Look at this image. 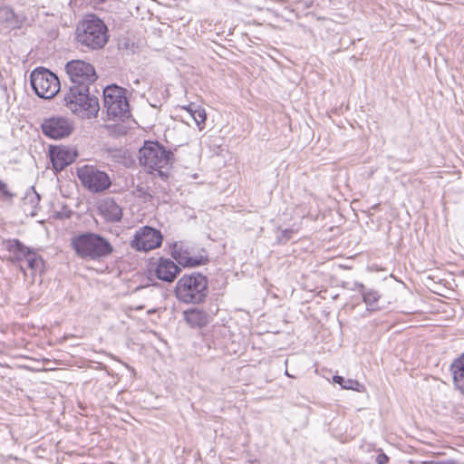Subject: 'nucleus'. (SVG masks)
<instances>
[{"label": "nucleus", "mask_w": 464, "mask_h": 464, "mask_svg": "<svg viewBox=\"0 0 464 464\" xmlns=\"http://www.w3.org/2000/svg\"><path fill=\"white\" fill-rule=\"evenodd\" d=\"M77 42L91 50L102 48L108 42V29L102 20L94 14H87L75 30Z\"/></svg>", "instance_id": "f257e3e1"}, {"label": "nucleus", "mask_w": 464, "mask_h": 464, "mask_svg": "<svg viewBox=\"0 0 464 464\" xmlns=\"http://www.w3.org/2000/svg\"><path fill=\"white\" fill-rule=\"evenodd\" d=\"M183 109L194 120L199 130H202L204 128V123L207 119L205 110L202 109L200 106L196 105L195 103H190L188 107H183Z\"/></svg>", "instance_id": "aec40b11"}, {"label": "nucleus", "mask_w": 464, "mask_h": 464, "mask_svg": "<svg viewBox=\"0 0 464 464\" xmlns=\"http://www.w3.org/2000/svg\"><path fill=\"white\" fill-rule=\"evenodd\" d=\"M76 157V151L68 147L56 146L50 149V159L55 171L63 170L66 166L72 163Z\"/></svg>", "instance_id": "ddd939ff"}, {"label": "nucleus", "mask_w": 464, "mask_h": 464, "mask_svg": "<svg viewBox=\"0 0 464 464\" xmlns=\"http://www.w3.org/2000/svg\"><path fill=\"white\" fill-rule=\"evenodd\" d=\"M285 375H286V376H288V377H292V376L289 374V372H288V371H287V370H285Z\"/></svg>", "instance_id": "7c9ffc66"}, {"label": "nucleus", "mask_w": 464, "mask_h": 464, "mask_svg": "<svg viewBox=\"0 0 464 464\" xmlns=\"http://www.w3.org/2000/svg\"><path fill=\"white\" fill-rule=\"evenodd\" d=\"M77 173L82 185L92 192H102L111 187L109 175L93 166L85 165L78 169Z\"/></svg>", "instance_id": "6e6552de"}, {"label": "nucleus", "mask_w": 464, "mask_h": 464, "mask_svg": "<svg viewBox=\"0 0 464 464\" xmlns=\"http://www.w3.org/2000/svg\"><path fill=\"white\" fill-rule=\"evenodd\" d=\"M423 464H457L456 461L452 460V459H448V460H440V461H426L424 462Z\"/></svg>", "instance_id": "cd10ccee"}, {"label": "nucleus", "mask_w": 464, "mask_h": 464, "mask_svg": "<svg viewBox=\"0 0 464 464\" xmlns=\"http://www.w3.org/2000/svg\"><path fill=\"white\" fill-rule=\"evenodd\" d=\"M98 210L100 215L107 222H118L122 218L121 208L111 198H105L99 203Z\"/></svg>", "instance_id": "4468645a"}, {"label": "nucleus", "mask_w": 464, "mask_h": 464, "mask_svg": "<svg viewBox=\"0 0 464 464\" xmlns=\"http://www.w3.org/2000/svg\"><path fill=\"white\" fill-rule=\"evenodd\" d=\"M6 249L10 253V260L13 264H17L21 270H24V261L25 256L32 251L23 245L19 240L14 239L7 242Z\"/></svg>", "instance_id": "dca6fc26"}, {"label": "nucleus", "mask_w": 464, "mask_h": 464, "mask_svg": "<svg viewBox=\"0 0 464 464\" xmlns=\"http://www.w3.org/2000/svg\"><path fill=\"white\" fill-rule=\"evenodd\" d=\"M389 461V457L384 453H380L376 457V463L377 464H386Z\"/></svg>", "instance_id": "bb28decb"}, {"label": "nucleus", "mask_w": 464, "mask_h": 464, "mask_svg": "<svg viewBox=\"0 0 464 464\" xmlns=\"http://www.w3.org/2000/svg\"><path fill=\"white\" fill-rule=\"evenodd\" d=\"M176 297L184 304H200L205 302L206 292H174Z\"/></svg>", "instance_id": "412c9836"}, {"label": "nucleus", "mask_w": 464, "mask_h": 464, "mask_svg": "<svg viewBox=\"0 0 464 464\" xmlns=\"http://www.w3.org/2000/svg\"><path fill=\"white\" fill-rule=\"evenodd\" d=\"M433 293H434V294H438V295H440L439 292H437V291H434Z\"/></svg>", "instance_id": "473e14b6"}, {"label": "nucleus", "mask_w": 464, "mask_h": 464, "mask_svg": "<svg viewBox=\"0 0 464 464\" xmlns=\"http://www.w3.org/2000/svg\"><path fill=\"white\" fill-rule=\"evenodd\" d=\"M217 305L209 308L208 313L198 308H188L183 312V319L193 329H202L207 326L212 317L217 314Z\"/></svg>", "instance_id": "f8f14e48"}, {"label": "nucleus", "mask_w": 464, "mask_h": 464, "mask_svg": "<svg viewBox=\"0 0 464 464\" xmlns=\"http://www.w3.org/2000/svg\"><path fill=\"white\" fill-rule=\"evenodd\" d=\"M454 361H459L464 363V353L459 358L455 359Z\"/></svg>", "instance_id": "c756f323"}, {"label": "nucleus", "mask_w": 464, "mask_h": 464, "mask_svg": "<svg viewBox=\"0 0 464 464\" xmlns=\"http://www.w3.org/2000/svg\"><path fill=\"white\" fill-rule=\"evenodd\" d=\"M161 233L150 227H143L136 231L131 246L140 251H150L160 246Z\"/></svg>", "instance_id": "9d476101"}, {"label": "nucleus", "mask_w": 464, "mask_h": 464, "mask_svg": "<svg viewBox=\"0 0 464 464\" xmlns=\"http://www.w3.org/2000/svg\"><path fill=\"white\" fill-rule=\"evenodd\" d=\"M171 256L183 266H198L208 262L206 254L192 256L190 248L183 242H175L171 246Z\"/></svg>", "instance_id": "9b49d317"}, {"label": "nucleus", "mask_w": 464, "mask_h": 464, "mask_svg": "<svg viewBox=\"0 0 464 464\" xmlns=\"http://www.w3.org/2000/svg\"><path fill=\"white\" fill-rule=\"evenodd\" d=\"M141 288H142V287H140V286H137V287L135 288V290H140Z\"/></svg>", "instance_id": "2f4dec72"}, {"label": "nucleus", "mask_w": 464, "mask_h": 464, "mask_svg": "<svg viewBox=\"0 0 464 464\" xmlns=\"http://www.w3.org/2000/svg\"><path fill=\"white\" fill-rule=\"evenodd\" d=\"M43 133L54 140L63 139L71 135L74 130V123L65 116H53L44 119L42 122Z\"/></svg>", "instance_id": "1a4fd4ad"}, {"label": "nucleus", "mask_w": 464, "mask_h": 464, "mask_svg": "<svg viewBox=\"0 0 464 464\" xmlns=\"http://www.w3.org/2000/svg\"><path fill=\"white\" fill-rule=\"evenodd\" d=\"M103 102L110 119L123 120L130 116L125 89L115 84L107 86L103 90Z\"/></svg>", "instance_id": "39448f33"}, {"label": "nucleus", "mask_w": 464, "mask_h": 464, "mask_svg": "<svg viewBox=\"0 0 464 464\" xmlns=\"http://www.w3.org/2000/svg\"><path fill=\"white\" fill-rule=\"evenodd\" d=\"M208 281L201 274L183 276L178 282L175 290H207Z\"/></svg>", "instance_id": "2eb2a0df"}, {"label": "nucleus", "mask_w": 464, "mask_h": 464, "mask_svg": "<svg viewBox=\"0 0 464 464\" xmlns=\"http://www.w3.org/2000/svg\"><path fill=\"white\" fill-rule=\"evenodd\" d=\"M362 295L368 310L376 311L386 308V301L382 298L379 292H362Z\"/></svg>", "instance_id": "a211bd4d"}, {"label": "nucleus", "mask_w": 464, "mask_h": 464, "mask_svg": "<svg viewBox=\"0 0 464 464\" xmlns=\"http://www.w3.org/2000/svg\"><path fill=\"white\" fill-rule=\"evenodd\" d=\"M40 202V196L34 190H32L26 194L24 198V210L27 211V206L31 207L30 214L34 216L35 214L34 210L38 207Z\"/></svg>", "instance_id": "b1692460"}, {"label": "nucleus", "mask_w": 464, "mask_h": 464, "mask_svg": "<svg viewBox=\"0 0 464 464\" xmlns=\"http://www.w3.org/2000/svg\"><path fill=\"white\" fill-rule=\"evenodd\" d=\"M24 270L29 269L31 273H41L44 266L43 258L34 251H31L24 261Z\"/></svg>", "instance_id": "6ab92c4d"}, {"label": "nucleus", "mask_w": 464, "mask_h": 464, "mask_svg": "<svg viewBox=\"0 0 464 464\" xmlns=\"http://www.w3.org/2000/svg\"><path fill=\"white\" fill-rule=\"evenodd\" d=\"M0 191L5 199H12L14 197V194L8 190L6 184L2 180H0Z\"/></svg>", "instance_id": "a878e982"}, {"label": "nucleus", "mask_w": 464, "mask_h": 464, "mask_svg": "<svg viewBox=\"0 0 464 464\" xmlns=\"http://www.w3.org/2000/svg\"><path fill=\"white\" fill-rule=\"evenodd\" d=\"M31 85L36 95L44 99L53 98L60 91V81L51 71L37 68L31 72Z\"/></svg>", "instance_id": "423d86ee"}, {"label": "nucleus", "mask_w": 464, "mask_h": 464, "mask_svg": "<svg viewBox=\"0 0 464 464\" xmlns=\"http://www.w3.org/2000/svg\"><path fill=\"white\" fill-rule=\"evenodd\" d=\"M333 381L334 383L339 384L341 388L344 390H352L356 392H362L363 390V385L354 379H346L340 375H334L333 377Z\"/></svg>", "instance_id": "5701e85b"}, {"label": "nucleus", "mask_w": 464, "mask_h": 464, "mask_svg": "<svg viewBox=\"0 0 464 464\" xmlns=\"http://www.w3.org/2000/svg\"><path fill=\"white\" fill-rule=\"evenodd\" d=\"M14 13L9 7H1L0 8V22L5 23L8 25H11L14 21Z\"/></svg>", "instance_id": "393cba45"}, {"label": "nucleus", "mask_w": 464, "mask_h": 464, "mask_svg": "<svg viewBox=\"0 0 464 464\" xmlns=\"http://www.w3.org/2000/svg\"><path fill=\"white\" fill-rule=\"evenodd\" d=\"M64 106L82 119L96 117L99 110V101L95 96L90 95L89 87L70 85L63 96Z\"/></svg>", "instance_id": "f03ea898"}, {"label": "nucleus", "mask_w": 464, "mask_h": 464, "mask_svg": "<svg viewBox=\"0 0 464 464\" xmlns=\"http://www.w3.org/2000/svg\"><path fill=\"white\" fill-rule=\"evenodd\" d=\"M179 271V267L174 261L169 258H160L156 268V275L160 280L172 282Z\"/></svg>", "instance_id": "f3484780"}, {"label": "nucleus", "mask_w": 464, "mask_h": 464, "mask_svg": "<svg viewBox=\"0 0 464 464\" xmlns=\"http://www.w3.org/2000/svg\"><path fill=\"white\" fill-rule=\"evenodd\" d=\"M293 233V230H288V229H285L283 231V236L285 238V240L287 239H290L291 238V234Z\"/></svg>", "instance_id": "c85d7f7f"}, {"label": "nucleus", "mask_w": 464, "mask_h": 464, "mask_svg": "<svg viewBox=\"0 0 464 464\" xmlns=\"http://www.w3.org/2000/svg\"><path fill=\"white\" fill-rule=\"evenodd\" d=\"M450 370L456 388L464 392V363L459 361H453Z\"/></svg>", "instance_id": "4be33fe9"}, {"label": "nucleus", "mask_w": 464, "mask_h": 464, "mask_svg": "<svg viewBox=\"0 0 464 464\" xmlns=\"http://www.w3.org/2000/svg\"><path fill=\"white\" fill-rule=\"evenodd\" d=\"M71 244L79 257L88 260L100 259L113 251L111 244L106 238L92 232L73 237Z\"/></svg>", "instance_id": "7ed1b4c3"}, {"label": "nucleus", "mask_w": 464, "mask_h": 464, "mask_svg": "<svg viewBox=\"0 0 464 464\" xmlns=\"http://www.w3.org/2000/svg\"><path fill=\"white\" fill-rule=\"evenodd\" d=\"M65 70L71 81L70 85L90 88L97 79L93 65L82 60L68 62Z\"/></svg>", "instance_id": "0eeeda50"}, {"label": "nucleus", "mask_w": 464, "mask_h": 464, "mask_svg": "<svg viewBox=\"0 0 464 464\" xmlns=\"http://www.w3.org/2000/svg\"><path fill=\"white\" fill-rule=\"evenodd\" d=\"M140 164L149 171H157L160 177L171 165L173 153L166 150L158 142H146L139 150Z\"/></svg>", "instance_id": "20e7f679"}]
</instances>
